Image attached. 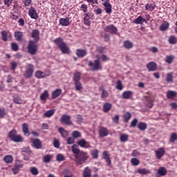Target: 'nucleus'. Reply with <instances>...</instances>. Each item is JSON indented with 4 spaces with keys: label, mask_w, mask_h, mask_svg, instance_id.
I'll list each match as a JSON object with an SVG mask.
<instances>
[{
    "label": "nucleus",
    "mask_w": 177,
    "mask_h": 177,
    "mask_svg": "<svg viewBox=\"0 0 177 177\" xmlns=\"http://www.w3.org/2000/svg\"><path fill=\"white\" fill-rule=\"evenodd\" d=\"M49 97V92L47 90L44 91L40 95V100L46 102V99Z\"/></svg>",
    "instance_id": "e433bc0d"
},
{
    "label": "nucleus",
    "mask_w": 177,
    "mask_h": 177,
    "mask_svg": "<svg viewBox=\"0 0 177 177\" xmlns=\"http://www.w3.org/2000/svg\"><path fill=\"white\" fill-rule=\"evenodd\" d=\"M113 105L109 102H106L103 105V111L104 113H109L111 110Z\"/></svg>",
    "instance_id": "7c9ffc66"
},
{
    "label": "nucleus",
    "mask_w": 177,
    "mask_h": 177,
    "mask_svg": "<svg viewBox=\"0 0 177 177\" xmlns=\"http://www.w3.org/2000/svg\"><path fill=\"white\" fill-rule=\"evenodd\" d=\"M132 117V115L129 112H126L123 115L124 122H129L131 120V118Z\"/></svg>",
    "instance_id": "58836bf2"
},
{
    "label": "nucleus",
    "mask_w": 177,
    "mask_h": 177,
    "mask_svg": "<svg viewBox=\"0 0 177 177\" xmlns=\"http://www.w3.org/2000/svg\"><path fill=\"white\" fill-rule=\"evenodd\" d=\"M167 169L164 167H161L158 169V172L156 173L157 177L165 176L167 175Z\"/></svg>",
    "instance_id": "4be33fe9"
},
{
    "label": "nucleus",
    "mask_w": 177,
    "mask_h": 177,
    "mask_svg": "<svg viewBox=\"0 0 177 177\" xmlns=\"http://www.w3.org/2000/svg\"><path fill=\"white\" fill-rule=\"evenodd\" d=\"M16 68H17V62H11V70L12 71H15V70H16Z\"/></svg>",
    "instance_id": "69168bd1"
},
{
    "label": "nucleus",
    "mask_w": 177,
    "mask_h": 177,
    "mask_svg": "<svg viewBox=\"0 0 177 177\" xmlns=\"http://www.w3.org/2000/svg\"><path fill=\"white\" fill-rule=\"evenodd\" d=\"M105 49L106 48L104 47H97L96 51L98 52V53H104Z\"/></svg>",
    "instance_id": "774afa93"
},
{
    "label": "nucleus",
    "mask_w": 177,
    "mask_h": 177,
    "mask_svg": "<svg viewBox=\"0 0 177 177\" xmlns=\"http://www.w3.org/2000/svg\"><path fill=\"white\" fill-rule=\"evenodd\" d=\"M60 95H62V89L57 88L52 93V99H57V97L60 96Z\"/></svg>",
    "instance_id": "c85d7f7f"
},
{
    "label": "nucleus",
    "mask_w": 177,
    "mask_h": 177,
    "mask_svg": "<svg viewBox=\"0 0 177 177\" xmlns=\"http://www.w3.org/2000/svg\"><path fill=\"white\" fill-rule=\"evenodd\" d=\"M14 103L16 104H23V100L20 97H14Z\"/></svg>",
    "instance_id": "4d7b16f0"
},
{
    "label": "nucleus",
    "mask_w": 177,
    "mask_h": 177,
    "mask_svg": "<svg viewBox=\"0 0 177 177\" xmlns=\"http://www.w3.org/2000/svg\"><path fill=\"white\" fill-rule=\"evenodd\" d=\"M92 176V170L88 167L84 168L83 171V177H91Z\"/></svg>",
    "instance_id": "cd10ccee"
},
{
    "label": "nucleus",
    "mask_w": 177,
    "mask_h": 177,
    "mask_svg": "<svg viewBox=\"0 0 177 177\" xmlns=\"http://www.w3.org/2000/svg\"><path fill=\"white\" fill-rule=\"evenodd\" d=\"M64 160H66V158L64 157V156H63V154L59 153L57 155V161H64Z\"/></svg>",
    "instance_id": "e2e57ef3"
},
{
    "label": "nucleus",
    "mask_w": 177,
    "mask_h": 177,
    "mask_svg": "<svg viewBox=\"0 0 177 177\" xmlns=\"http://www.w3.org/2000/svg\"><path fill=\"white\" fill-rule=\"evenodd\" d=\"M78 146H80V147H82L83 149H91V143L86 142L85 139H81L77 142Z\"/></svg>",
    "instance_id": "ddd939ff"
},
{
    "label": "nucleus",
    "mask_w": 177,
    "mask_h": 177,
    "mask_svg": "<svg viewBox=\"0 0 177 177\" xmlns=\"http://www.w3.org/2000/svg\"><path fill=\"white\" fill-rule=\"evenodd\" d=\"M35 77L36 78H38V80H41L42 78H45L46 77H48V75H45V73L41 71H37L35 73Z\"/></svg>",
    "instance_id": "bb28decb"
},
{
    "label": "nucleus",
    "mask_w": 177,
    "mask_h": 177,
    "mask_svg": "<svg viewBox=\"0 0 177 177\" xmlns=\"http://www.w3.org/2000/svg\"><path fill=\"white\" fill-rule=\"evenodd\" d=\"M116 88L118 89V91H122V89H124V86H122V82H121V80L117 81Z\"/></svg>",
    "instance_id": "5fc2aeb1"
},
{
    "label": "nucleus",
    "mask_w": 177,
    "mask_h": 177,
    "mask_svg": "<svg viewBox=\"0 0 177 177\" xmlns=\"http://www.w3.org/2000/svg\"><path fill=\"white\" fill-rule=\"evenodd\" d=\"M3 161L6 164H12V162H13V156H12L11 155H6L3 158Z\"/></svg>",
    "instance_id": "f704fd0d"
},
{
    "label": "nucleus",
    "mask_w": 177,
    "mask_h": 177,
    "mask_svg": "<svg viewBox=\"0 0 177 177\" xmlns=\"http://www.w3.org/2000/svg\"><path fill=\"white\" fill-rule=\"evenodd\" d=\"M14 37L16 39V41H23V37H24V35L23 34V32L21 31H16L14 33Z\"/></svg>",
    "instance_id": "5701e85b"
},
{
    "label": "nucleus",
    "mask_w": 177,
    "mask_h": 177,
    "mask_svg": "<svg viewBox=\"0 0 177 177\" xmlns=\"http://www.w3.org/2000/svg\"><path fill=\"white\" fill-rule=\"evenodd\" d=\"M102 156L107 165H111V159H110V153H109L107 151H104L102 153Z\"/></svg>",
    "instance_id": "aec40b11"
},
{
    "label": "nucleus",
    "mask_w": 177,
    "mask_h": 177,
    "mask_svg": "<svg viewBox=\"0 0 177 177\" xmlns=\"http://www.w3.org/2000/svg\"><path fill=\"white\" fill-rule=\"evenodd\" d=\"M50 160H52V157L50 155H46L43 157L44 162H50Z\"/></svg>",
    "instance_id": "680f3d73"
},
{
    "label": "nucleus",
    "mask_w": 177,
    "mask_h": 177,
    "mask_svg": "<svg viewBox=\"0 0 177 177\" xmlns=\"http://www.w3.org/2000/svg\"><path fill=\"white\" fill-rule=\"evenodd\" d=\"M59 121L61 124H64L65 125H73V121H71V116L68 115H62L59 119Z\"/></svg>",
    "instance_id": "6e6552de"
},
{
    "label": "nucleus",
    "mask_w": 177,
    "mask_h": 177,
    "mask_svg": "<svg viewBox=\"0 0 177 177\" xmlns=\"http://www.w3.org/2000/svg\"><path fill=\"white\" fill-rule=\"evenodd\" d=\"M59 23L60 26H62L64 27H67L70 24H71V22H70V18H68V17L60 18Z\"/></svg>",
    "instance_id": "a211bd4d"
},
{
    "label": "nucleus",
    "mask_w": 177,
    "mask_h": 177,
    "mask_svg": "<svg viewBox=\"0 0 177 177\" xmlns=\"http://www.w3.org/2000/svg\"><path fill=\"white\" fill-rule=\"evenodd\" d=\"M99 91H102V94H101L102 99H106V97H107L109 96V91H106V89H104V86H101L99 88Z\"/></svg>",
    "instance_id": "a878e982"
},
{
    "label": "nucleus",
    "mask_w": 177,
    "mask_h": 177,
    "mask_svg": "<svg viewBox=\"0 0 177 177\" xmlns=\"http://www.w3.org/2000/svg\"><path fill=\"white\" fill-rule=\"evenodd\" d=\"M89 15L88 14H86L84 18V22L85 26H91V21H89Z\"/></svg>",
    "instance_id": "603ef678"
},
{
    "label": "nucleus",
    "mask_w": 177,
    "mask_h": 177,
    "mask_svg": "<svg viewBox=\"0 0 177 177\" xmlns=\"http://www.w3.org/2000/svg\"><path fill=\"white\" fill-rule=\"evenodd\" d=\"M133 93L131 91H126L122 93V99H131L132 97Z\"/></svg>",
    "instance_id": "393cba45"
},
{
    "label": "nucleus",
    "mask_w": 177,
    "mask_h": 177,
    "mask_svg": "<svg viewBox=\"0 0 177 177\" xmlns=\"http://www.w3.org/2000/svg\"><path fill=\"white\" fill-rule=\"evenodd\" d=\"M11 49L14 50V52H17V50H19V45H17V43H12Z\"/></svg>",
    "instance_id": "052dcab7"
},
{
    "label": "nucleus",
    "mask_w": 177,
    "mask_h": 177,
    "mask_svg": "<svg viewBox=\"0 0 177 177\" xmlns=\"http://www.w3.org/2000/svg\"><path fill=\"white\" fill-rule=\"evenodd\" d=\"M32 38L34 39V42H39V30L38 29H35L32 31L31 34Z\"/></svg>",
    "instance_id": "dca6fc26"
},
{
    "label": "nucleus",
    "mask_w": 177,
    "mask_h": 177,
    "mask_svg": "<svg viewBox=\"0 0 177 177\" xmlns=\"http://www.w3.org/2000/svg\"><path fill=\"white\" fill-rule=\"evenodd\" d=\"M22 132L24 135H30V131L28 129V124L23 123L22 124Z\"/></svg>",
    "instance_id": "473e14b6"
},
{
    "label": "nucleus",
    "mask_w": 177,
    "mask_h": 177,
    "mask_svg": "<svg viewBox=\"0 0 177 177\" xmlns=\"http://www.w3.org/2000/svg\"><path fill=\"white\" fill-rule=\"evenodd\" d=\"M169 27V24L168 22H164L160 28V31H165V30H167Z\"/></svg>",
    "instance_id": "3c124183"
},
{
    "label": "nucleus",
    "mask_w": 177,
    "mask_h": 177,
    "mask_svg": "<svg viewBox=\"0 0 177 177\" xmlns=\"http://www.w3.org/2000/svg\"><path fill=\"white\" fill-rule=\"evenodd\" d=\"M131 163L134 167H138V165H139L140 164V160H139V159H138L136 158H133L131 159Z\"/></svg>",
    "instance_id": "a18cd8bd"
},
{
    "label": "nucleus",
    "mask_w": 177,
    "mask_h": 177,
    "mask_svg": "<svg viewBox=\"0 0 177 177\" xmlns=\"http://www.w3.org/2000/svg\"><path fill=\"white\" fill-rule=\"evenodd\" d=\"M103 6H104L105 8V11L106 13H111V12H113L112 10V8L113 6H111V4L110 3V0L109 1H105L103 3H102Z\"/></svg>",
    "instance_id": "f3484780"
},
{
    "label": "nucleus",
    "mask_w": 177,
    "mask_h": 177,
    "mask_svg": "<svg viewBox=\"0 0 177 177\" xmlns=\"http://www.w3.org/2000/svg\"><path fill=\"white\" fill-rule=\"evenodd\" d=\"M170 142L171 143H174L176 140H177V134L176 133H172L170 136Z\"/></svg>",
    "instance_id": "6e6d98bb"
},
{
    "label": "nucleus",
    "mask_w": 177,
    "mask_h": 177,
    "mask_svg": "<svg viewBox=\"0 0 177 177\" xmlns=\"http://www.w3.org/2000/svg\"><path fill=\"white\" fill-rule=\"evenodd\" d=\"M30 174H32V175H35V176H37V175L39 174L38 169L35 167H30Z\"/></svg>",
    "instance_id": "de8ad7c7"
},
{
    "label": "nucleus",
    "mask_w": 177,
    "mask_h": 177,
    "mask_svg": "<svg viewBox=\"0 0 177 177\" xmlns=\"http://www.w3.org/2000/svg\"><path fill=\"white\" fill-rule=\"evenodd\" d=\"M8 112H6V109H5V108H0V118H5Z\"/></svg>",
    "instance_id": "8fccbe9b"
},
{
    "label": "nucleus",
    "mask_w": 177,
    "mask_h": 177,
    "mask_svg": "<svg viewBox=\"0 0 177 177\" xmlns=\"http://www.w3.org/2000/svg\"><path fill=\"white\" fill-rule=\"evenodd\" d=\"M146 105L147 107H149V109H151V107H153V100L151 97H147L146 99Z\"/></svg>",
    "instance_id": "49530a36"
},
{
    "label": "nucleus",
    "mask_w": 177,
    "mask_h": 177,
    "mask_svg": "<svg viewBox=\"0 0 177 177\" xmlns=\"http://www.w3.org/2000/svg\"><path fill=\"white\" fill-rule=\"evenodd\" d=\"M28 15L30 16V19H34L35 20H37L39 16L38 15V13L37 12V10L32 6H31L28 10Z\"/></svg>",
    "instance_id": "9b49d317"
},
{
    "label": "nucleus",
    "mask_w": 177,
    "mask_h": 177,
    "mask_svg": "<svg viewBox=\"0 0 177 177\" xmlns=\"http://www.w3.org/2000/svg\"><path fill=\"white\" fill-rule=\"evenodd\" d=\"M88 55V51L84 49H77L76 50V56L80 58L85 57Z\"/></svg>",
    "instance_id": "6ab92c4d"
},
{
    "label": "nucleus",
    "mask_w": 177,
    "mask_h": 177,
    "mask_svg": "<svg viewBox=\"0 0 177 177\" xmlns=\"http://www.w3.org/2000/svg\"><path fill=\"white\" fill-rule=\"evenodd\" d=\"M156 9V5L152 3H147L145 6V10H149V12H153Z\"/></svg>",
    "instance_id": "ea45409f"
},
{
    "label": "nucleus",
    "mask_w": 177,
    "mask_h": 177,
    "mask_svg": "<svg viewBox=\"0 0 177 177\" xmlns=\"http://www.w3.org/2000/svg\"><path fill=\"white\" fill-rule=\"evenodd\" d=\"M72 152L75 154V161L77 165H82L84 162H86L89 156H88V153L84 152L82 151H80V148H78V145L74 144L72 146Z\"/></svg>",
    "instance_id": "f257e3e1"
},
{
    "label": "nucleus",
    "mask_w": 177,
    "mask_h": 177,
    "mask_svg": "<svg viewBox=\"0 0 177 177\" xmlns=\"http://www.w3.org/2000/svg\"><path fill=\"white\" fill-rule=\"evenodd\" d=\"M147 68L149 71H156V70H157V64L153 62H149L147 64Z\"/></svg>",
    "instance_id": "b1692460"
},
{
    "label": "nucleus",
    "mask_w": 177,
    "mask_h": 177,
    "mask_svg": "<svg viewBox=\"0 0 177 177\" xmlns=\"http://www.w3.org/2000/svg\"><path fill=\"white\" fill-rule=\"evenodd\" d=\"M8 138L12 142L15 143H20L23 142L24 138L21 137V135L17 134V131L16 129H12L8 133Z\"/></svg>",
    "instance_id": "20e7f679"
},
{
    "label": "nucleus",
    "mask_w": 177,
    "mask_h": 177,
    "mask_svg": "<svg viewBox=\"0 0 177 177\" xmlns=\"http://www.w3.org/2000/svg\"><path fill=\"white\" fill-rule=\"evenodd\" d=\"M134 23L136 24H143V23H146V19L143 18L142 16H139L134 20Z\"/></svg>",
    "instance_id": "c9c22d12"
},
{
    "label": "nucleus",
    "mask_w": 177,
    "mask_h": 177,
    "mask_svg": "<svg viewBox=\"0 0 177 177\" xmlns=\"http://www.w3.org/2000/svg\"><path fill=\"white\" fill-rule=\"evenodd\" d=\"M168 42L169 44H170L171 45H175L176 44H177V39L176 37L172 35L170 36L169 39H168Z\"/></svg>",
    "instance_id": "a19ab883"
},
{
    "label": "nucleus",
    "mask_w": 177,
    "mask_h": 177,
    "mask_svg": "<svg viewBox=\"0 0 177 177\" xmlns=\"http://www.w3.org/2000/svg\"><path fill=\"white\" fill-rule=\"evenodd\" d=\"M35 70V68L32 64H28L25 68V73H24V77L27 80L32 78Z\"/></svg>",
    "instance_id": "423d86ee"
},
{
    "label": "nucleus",
    "mask_w": 177,
    "mask_h": 177,
    "mask_svg": "<svg viewBox=\"0 0 177 177\" xmlns=\"http://www.w3.org/2000/svg\"><path fill=\"white\" fill-rule=\"evenodd\" d=\"M155 154L158 160H161L165 156V149L164 147L158 149V150L155 151Z\"/></svg>",
    "instance_id": "f8f14e48"
},
{
    "label": "nucleus",
    "mask_w": 177,
    "mask_h": 177,
    "mask_svg": "<svg viewBox=\"0 0 177 177\" xmlns=\"http://www.w3.org/2000/svg\"><path fill=\"white\" fill-rule=\"evenodd\" d=\"M58 132L60 133L62 138H67L68 136V131H66L63 127H59Z\"/></svg>",
    "instance_id": "2f4dec72"
},
{
    "label": "nucleus",
    "mask_w": 177,
    "mask_h": 177,
    "mask_svg": "<svg viewBox=\"0 0 177 177\" xmlns=\"http://www.w3.org/2000/svg\"><path fill=\"white\" fill-rule=\"evenodd\" d=\"M176 96H177L176 91H169L167 93V99H174V97H176Z\"/></svg>",
    "instance_id": "72a5a7b5"
},
{
    "label": "nucleus",
    "mask_w": 177,
    "mask_h": 177,
    "mask_svg": "<svg viewBox=\"0 0 177 177\" xmlns=\"http://www.w3.org/2000/svg\"><path fill=\"white\" fill-rule=\"evenodd\" d=\"M91 156L93 158H97L99 157V150L94 149L91 151Z\"/></svg>",
    "instance_id": "13d9d810"
},
{
    "label": "nucleus",
    "mask_w": 177,
    "mask_h": 177,
    "mask_svg": "<svg viewBox=\"0 0 177 177\" xmlns=\"http://www.w3.org/2000/svg\"><path fill=\"white\" fill-rule=\"evenodd\" d=\"M53 114H55V109H50V110L46 111L44 113V117H46L47 118H50V117H52V115H53Z\"/></svg>",
    "instance_id": "4c0bfd02"
},
{
    "label": "nucleus",
    "mask_w": 177,
    "mask_h": 177,
    "mask_svg": "<svg viewBox=\"0 0 177 177\" xmlns=\"http://www.w3.org/2000/svg\"><path fill=\"white\" fill-rule=\"evenodd\" d=\"M138 128L140 131H145L147 129V125L144 122H139L138 124Z\"/></svg>",
    "instance_id": "c03bdc74"
},
{
    "label": "nucleus",
    "mask_w": 177,
    "mask_h": 177,
    "mask_svg": "<svg viewBox=\"0 0 177 177\" xmlns=\"http://www.w3.org/2000/svg\"><path fill=\"white\" fill-rule=\"evenodd\" d=\"M23 167H24V164H23V162L20 160H16L15 164L12 169L14 175H17V174L20 172L21 168H22Z\"/></svg>",
    "instance_id": "1a4fd4ad"
},
{
    "label": "nucleus",
    "mask_w": 177,
    "mask_h": 177,
    "mask_svg": "<svg viewBox=\"0 0 177 177\" xmlns=\"http://www.w3.org/2000/svg\"><path fill=\"white\" fill-rule=\"evenodd\" d=\"M32 2V0H23V3L25 8H27V6H30Z\"/></svg>",
    "instance_id": "0e129e2a"
},
{
    "label": "nucleus",
    "mask_w": 177,
    "mask_h": 177,
    "mask_svg": "<svg viewBox=\"0 0 177 177\" xmlns=\"http://www.w3.org/2000/svg\"><path fill=\"white\" fill-rule=\"evenodd\" d=\"M166 81L168 84H171L174 81V76L172 73H167L166 76Z\"/></svg>",
    "instance_id": "09e8293b"
},
{
    "label": "nucleus",
    "mask_w": 177,
    "mask_h": 177,
    "mask_svg": "<svg viewBox=\"0 0 177 177\" xmlns=\"http://www.w3.org/2000/svg\"><path fill=\"white\" fill-rule=\"evenodd\" d=\"M97 59H95L94 62L92 61L88 62V67H91V71H97V70H102L100 60L102 62H107L109 60V57L106 55H102L101 57L97 56Z\"/></svg>",
    "instance_id": "f03ea898"
},
{
    "label": "nucleus",
    "mask_w": 177,
    "mask_h": 177,
    "mask_svg": "<svg viewBox=\"0 0 177 177\" xmlns=\"http://www.w3.org/2000/svg\"><path fill=\"white\" fill-rule=\"evenodd\" d=\"M81 80V73L77 72L73 74V81L75 82V88L76 91H82L84 87L82 83L80 82Z\"/></svg>",
    "instance_id": "39448f33"
},
{
    "label": "nucleus",
    "mask_w": 177,
    "mask_h": 177,
    "mask_svg": "<svg viewBox=\"0 0 177 177\" xmlns=\"http://www.w3.org/2000/svg\"><path fill=\"white\" fill-rule=\"evenodd\" d=\"M131 156L132 157H139V156H140V153L136 149H134L131 153Z\"/></svg>",
    "instance_id": "338daca9"
},
{
    "label": "nucleus",
    "mask_w": 177,
    "mask_h": 177,
    "mask_svg": "<svg viewBox=\"0 0 177 177\" xmlns=\"http://www.w3.org/2000/svg\"><path fill=\"white\" fill-rule=\"evenodd\" d=\"M98 133L100 138H106L109 135V130L104 127H100L98 129Z\"/></svg>",
    "instance_id": "2eb2a0df"
},
{
    "label": "nucleus",
    "mask_w": 177,
    "mask_h": 177,
    "mask_svg": "<svg viewBox=\"0 0 177 177\" xmlns=\"http://www.w3.org/2000/svg\"><path fill=\"white\" fill-rule=\"evenodd\" d=\"M1 39L4 42L8 41V38H10V39H12V33H10V32H8L6 30H3L1 31Z\"/></svg>",
    "instance_id": "4468645a"
},
{
    "label": "nucleus",
    "mask_w": 177,
    "mask_h": 177,
    "mask_svg": "<svg viewBox=\"0 0 177 177\" xmlns=\"http://www.w3.org/2000/svg\"><path fill=\"white\" fill-rule=\"evenodd\" d=\"M123 46L125 49H132L133 48V43L129 40H126L123 42Z\"/></svg>",
    "instance_id": "c756f323"
},
{
    "label": "nucleus",
    "mask_w": 177,
    "mask_h": 177,
    "mask_svg": "<svg viewBox=\"0 0 177 177\" xmlns=\"http://www.w3.org/2000/svg\"><path fill=\"white\" fill-rule=\"evenodd\" d=\"M38 50V46L35 44V41L30 40L28 45V52L30 55H36Z\"/></svg>",
    "instance_id": "0eeeda50"
},
{
    "label": "nucleus",
    "mask_w": 177,
    "mask_h": 177,
    "mask_svg": "<svg viewBox=\"0 0 177 177\" xmlns=\"http://www.w3.org/2000/svg\"><path fill=\"white\" fill-rule=\"evenodd\" d=\"M104 30L105 31V32H109V34H117V31H118L117 27H115L114 25L106 26L104 28Z\"/></svg>",
    "instance_id": "9d476101"
},
{
    "label": "nucleus",
    "mask_w": 177,
    "mask_h": 177,
    "mask_svg": "<svg viewBox=\"0 0 177 177\" xmlns=\"http://www.w3.org/2000/svg\"><path fill=\"white\" fill-rule=\"evenodd\" d=\"M138 174L140 175H147V174H151V172L147 169H138Z\"/></svg>",
    "instance_id": "79ce46f5"
},
{
    "label": "nucleus",
    "mask_w": 177,
    "mask_h": 177,
    "mask_svg": "<svg viewBox=\"0 0 177 177\" xmlns=\"http://www.w3.org/2000/svg\"><path fill=\"white\" fill-rule=\"evenodd\" d=\"M165 62L168 64H171V63H172V62H174V56H172V55L167 56L166 59H165Z\"/></svg>",
    "instance_id": "bf43d9fd"
},
{
    "label": "nucleus",
    "mask_w": 177,
    "mask_h": 177,
    "mask_svg": "<svg viewBox=\"0 0 177 177\" xmlns=\"http://www.w3.org/2000/svg\"><path fill=\"white\" fill-rule=\"evenodd\" d=\"M72 136L74 139H78V138H81V132L78 131H74L72 133Z\"/></svg>",
    "instance_id": "864d4df0"
},
{
    "label": "nucleus",
    "mask_w": 177,
    "mask_h": 177,
    "mask_svg": "<svg viewBox=\"0 0 177 177\" xmlns=\"http://www.w3.org/2000/svg\"><path fill=\"white\" fill-rule=\"evenodd\" d=\"M54 44L59 48L60 50L62 52V53H64L65 55H68L70 53V48H68V46H67V44L64 42L63 40V38L62 37H57L54 40Z\"/></svg>",
    "instance_id": "7ed1b4c3"
},
{
    "label": "nucleus",
    "mask_w": 177,
    "mask_h": 177,
    "mask_svg": "<svg viewBox=\"0 0 177 177\" xmlns=\"http://www.w3.org/2000/svg\"><path fill=\"white\" fill-rule=\"evenodd\" d=\"M128 139H129V136L128 134H121L120 136V142H128Z\"/></svg>",
    "instance_id": "37998d69"
},
{
    "label": "nucleus",
    "mask_w": 177,
    "mask_h": 177,
    "mask_svg": "<svg viewBox=\"0 0 177 177\" xmlns=\"http://www.w3.org/2000/svg\"><path fill=\"white\" fill-rule=\"evenodd\" d=\"M32 143L35 149H41L42 147V142L38 138L32 140Z\"/></svg>",
    "instance_id": "412c9836"
}]
</instances>
